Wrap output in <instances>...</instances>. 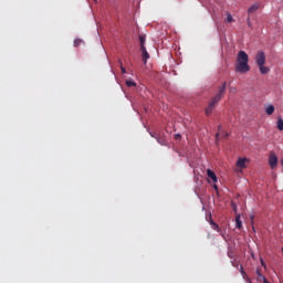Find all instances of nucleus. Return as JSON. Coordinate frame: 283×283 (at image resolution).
Here are the masks:
<instances>
[{
	"instance_id": "9",
	"label": "nucleus",
	"mask_w": 283,
	"mask_h": 283,
	"mask_svg": "<svg viewBox=\"0 0 283 283\" xmlns=\"http://www.w3.org/2000/svg\"><path fill=\"white\" fill-rule=\"evenodd\" d=\"M207 176L208 178H210V180L218 182V177L216 176V172H213V170L208 169L207 170Z\"/></svg>"
},
{
	"instance_id": "19",
	"label": "nucleus",
	"mask_w": 283,
	"mask_h": 283,
	"mask_svg": "<svg viewBox=\"0 0 283 283\" xmlns=\"http://www.w3.org/2000/svg\"><path fill=\"white\" fill-rule=\"evenodd\" d=\"M240 273L244 280H247V272H244V268L240 265Z\"/></svg>"
},
{
	"instance_id": "16",
	"label": "nucleus",
	"mask_w": 283,
	"mask_h": 283,
	"mask_svg": "<svg viewBox=\"0 0 283 283\" xmlns=\"http://www.w3.org/2000/svg\"><path fill=\"white\" fill-rule=\"evenodd\" d=\"M126 85H127V87H136V82H134L132 80H127Z\"/></svg>"
},
{
	"instance_id": "6",
	"label": "nucleus",
	"mask_w": 283,
	"mask_h": 283,
	"mask_svg": "<svg viewBox=\"0 0 283 283\" xmlns=\"http://www.w3.org/2000/svg\"><path fill=\"white\" fill-rule=\"evenodd\" d=\"M249 159H247V158H239L237 160V167H239L240 169H247V161Z\"/></svg>"
},
{
	"instance_id": "10",
	"label": "nucleus",
	"mask_w": 283,
	"mask_h": 283,
	"mask_svg": "<svg viewBox=\"0 0 283 283\" xmlns=\"http://www.w3.org/2000/svg\"><path fill=\"white\" fill-rule=\"evenodd\" d=\"M274 112H275V106H273V105H268V106L265 107V114H268V116H272V114H274Z\"/></svg>"
},
{
	"instance_id": "4",
	"label": "nucleus",
	"mask_w": 283,
	"mask_h": 283,
	"mask_svg": "<svg viewBox=\"0 0 283 283\" xmlns=\"http://www.w3.org/2000/svg\"><path fill=\"white\" fill-rule=\"evenodd\" d=\"M269 165L271 169H275V167H277V156L275 155V153L270 154Z\"/></svg>"
},
{
	"instance_id": "30",
	"label": "nucleus",
	"mask_w": 283,
	"mask_h": 283,
	"mask_svg": "<svg viewBox=\"0 0 283 283\" xmlns=\"http://www.w3.org/2000/svg\"><path fill=\"white\" fill-rule=\"evenodd\" d=\"M228 137H229V133L226 134V138H228Z\"/></svg>"
},
{
	"instance_id": "7",
	"label": "nucleus",
	"mask_w": 283,
	"mask_h": 283,
	"mask_svg": "<svg viewBox=\"0 0 283 283\" xmlns=\"http://www.w3.org/2000/svg\"><path fill=\"white\" fill-rule=\"evenodd\" d=\"M210 224H211L213 231H218V233H220V235H222V238H224V232H222V229H220V226L214 223L211 219H210Z\"/></svg>"
},
{
	"instance_id": "31",
	"label": "nucleus",
	"mask_w": 283,
	"mask_h": 283,
	"mask_svg": "<svg viewBox=\"0 0 283 283\" xmlns=\"http://www.w3.org/2000/svg\"><path fill=\"white\" fill-rule=\"evenodd\" d=\"M235 90L231 88L230 92H234Z\"/></svg>"
},
{
	"instance_id": "22",
	"label": "nucleus",
	"mask_w": 283,
	"mask_h": 283,
	"mask_svg": "<svg viewBox=\"0 0 283 283\" xmlns=\"http://www.w3.org/2000/svg\"><path fill=\"white\" fill-rule=\"evenodd\" d=\"M180 138H182V135H180V134L175 135V140H180Z\"/></svg>"
},
{
	"instance_id": "13",
	"label": "nucleus",
	"mask_w": 283,
	"mask_h": 283,
	"mask_svg": "<svg viewBox=\"0 0 283 283\" xmlns=\"http://www.w3.org/2000/svg\"><path fill=\"white\" fill-rule=\"evenodd\" d=\"M259 70L261 74H269V72H271V70L268 66H264V64L259 65Z\"/></svg>"
},
{
	"instance_id": "25",
	"label": "nucleus",
	"mask_w": 283,
	"mask_h": 283,
	"mask_svg": "<svg viewBox=\"0 0 283 283\" xmlns=\"http://www.w3.org/2000/svg\"><path fill=\"white\" fill-rule=\"evenodd\" d=\"M216 138H217V140H220V133L216 134Z\"/></svg>"
},
{
	"instance_id": "23",
	"label": "nucleus",
	"mask_w": 283,
	"mask_h": 283,
	"mask_svg": "<svg viewBox=\"0 0 283 283\" xmlns=\"http://www.w3.org/2000/svg\"><path fill=\"white\" fill-rule=\"evenodd\" d=\"M247 23H248V27H249V28H252L251 18H248V19H247Z\"/></svg>"
},
{
	"instance_id": "15",
	"label": "nucleus",
	"mask_w": 283,
	"mask_h": 283,
	"mask_svg": "<svg viewBox=\"0 0 283 283\" xmlns=\"http://www.w3.org/2000/svg\"><path fill=\"white\" fill-rule=\"evenodd\" d=\"M276 125H277V129L280 132H283V119L282 118H277Z\"/></svg>"
},
{
	"instance_id": "5",
	"label": "nucleus",
	"mask_w": 283,
	"mask_h": 283,
	"mask_svg": "<svg viewBox=\"0 0 283 283\" xmlns=\"http://www.w3.org/2000/svg\"><path fill=\"white\" fill-rule=\"evenodd\" d=\"M140 52H142L143 62L147 64V60L149 59V53L147 52V48L142 46Z\"/></svg>"
},
{
	"instance_id": "14",
	"label": "nucleus",
	"mask_w": 283,
	"mask_h": 283,
	"mask_svg": "<svg viewBox=\"0 0 283 283\" xmlns=\"http://www.w3.org/2000/svg\"><path fill=\"white\" fill-rule=\"evenodd\" d=\"M145 41H146L145 34L139 35L140 49L145 48Z\"/></svg>"
},
{
	"instance_id": "2",
	"label": "nucleus",
	"mask_w": 283,
	"mask_h": 283,
	"mask_svg": "<svg viewBox=\"0 0 283 283\" xmlns=\"http://www.w3.org/2000/svg\"><path fill=\"white\" fill-rule=\"evenodd\" d=\"M235 71L244 74L251 71V66H249V55L244 51H240L237 56V65Z\"/></svg>"
},
{
	"instance_id": "3",
	"label": "nucleus",
	"mask_w": 283,
	"mask_h": 283,
	"mask_svg": "<svg viewBox=\"0 0 283 283\" xmlns=\"http://www.w3.org/2000/svg\"><path fill=\"white\" fill-rule=\"evenodd\" d=\"M255 63L256 65H264V63H266V54L264 53V51H259L255 55Z\"/></svg>"
},
{
	"instance_id": "1",
	"label": "nucleus",
	"mask_w": 283,
	"mask_h": 283,
	"mask_svg": "<svg viewBox=\"0 0 283 283\" xmlns=\"http://www.w3.org/2000/svg\"><path fill=\"white\" fill-rule=\"evenodd\" d=\"M226 92L227 82H223V84L218 87V93L211 98L208 107L206 108V116H211V114L213 113V108L216 107L217 103H220V101H222Z\"/></svg>"
},
{
	"instance_id": "8",
	"label": "nucleus",
	"mask_w": 283,
	"mask_h": 283,
	"mask_svg": "<svg viewBox=\"0 0 283 283\" xmlns=\"http://www.w3.org/2000/svg\"><path fill=\"white\" fill-rule=\"evenodd\" d=\"M258 10H260V2H256V3L252 4L248 9V14H253V12H258Z\"/></svg>"
},
{
	"instance_id": "29",
	"label": "nucleus",
	"mask_w": 283,
	"mask_h": 283,
	"mask_svg": "<svg viewBox=\"0 0 283 283\" xmlns=\"http://www.w3.org/2000/svg\"><path fill=\"white\" fill-rule=\"evenodd\" d=\"M150 136H151L153 138H156V135H154V134H150Z\"/></svg>"
},
{
	"instance_id": "11",
	"label": "nucleus",
	"mask_w": 283,
	"mask_h": 283,
	"mask_svg": "<svg viewBox=\"0 0 283 283\" xmlns=\"http://www.w3.org/2000/svg\"><path fill=\"white\" fill-rule=\"evenodd\" d=\"M235 229H242V219L240 217V214L235 216Z\"/></svg>"
},
{
	"instance_id": "21",
	"label": "nucleus",
	"mask_w": 283,
	"mask_h": 283,
	"mask_svg": "<svg viewBox=\"0 0 283 283\" xmlns=\"http://www.w3.org/2000/svg\"><path fill=\"white\" fill-rule=\"evenodd\" d=\"M157 138V143H159V145H165V139H161L159 137H156Z\"/></svg>"
},
{
	"instance_id": "18",
	"label": "nucleus",
	"mask_w": 283,
	"mask_h": 283,
	"mask_svg": "<svg viewBox=\"0 0 283 283\" xmlns=\"http://www.w3.org/2000/svg\"><path fill=\"white\" fill-rule=\"evenodd\" d=\"M227 23H233V15L231 13H227Z\"/></svg>"
},
{
	"instance_id": "20",
	"label": "nucleus",
	"mask_w": 283,
	"mask_h": 283,
	"mask_svg": "<svg viewBox=\"0 0 283 283\" xmlns=\"http://www.w3.org/2000/svg\"><path fill=\"white\" fill-rule=\"evenodd\" d=\"M81 43H83V40H81V39H75V40H74V48H78V45H81Z\"/></svg>"
},
{
	"instance_id": "28",
	"label": "nucleus",
	"mask_w": 283,
	"mask_h": 283,
	"mask_svg": "<svg viewBox=\"0 0 283 283\" xmlns=\"http://www.w3.org/2000/svg\"><path fill=\"white\" fill-rule=\"evenodd\" d=\"M222 129V126L219 125L218 130L220 132Z\"/></svg>"
},
{
	"instance_id": "17",
	"label": "nucleus",
	"mask_w": 283,
	"mask_h": 283,
	"mask_svg": "<svg viewBox=\"0 0 283 283\" xmlns=\"http://www.w3.org/2000/svg\"><path fill=\"white\" fill-rule=\"evenodd\" d=\"M118 63H119V66H120V70H122V74H127V70L123 66V61L118 60Z\"/></svg>"
},
{
	"instance_id": "26",
	"label": "nucleus",
	"mask_w": 283,
	"mask_h": 283,
	"mask_svg": "<svg viewBox=\"0 0 283 283\" xmlns=\"http://www.w3.org/2000/svg\"><path fill=\"white\" fill-rule=\"evenodd\" d=\"M213 189H216V191H218V185H214V186H213Z\"/></svg>"
},
{
	"instance_id": "24",
	"label": "nucleus",
	"mask_w": 283,
	"mask_h": 283,
	"mask_svg": "<svg viewBox=\"0 0 283 283\" xmlns=\"http://www.w3.org/2000/svg\"><path fill=\"white\" fill-rule=\"evenodd\" d=\"M261 264L262 266H264V269H266V264L264 263V260L261 259Z\"/></svg>"
},
{
	"instance_id": "12",
	"label": "nucleus",
	"mask_w": 283,
	"mask_h": 283,
	"mask_svg": "<svg viewBox=\"0 0 283 283\" xmlns=\"http://www.w3.org/2000/svg\"><path fill=\"white\" fill-rule=\"evenodd\" d=\"M256 280L258 282H263L266 280V277L264 275H262V271L260 269L256 270Z\"/></svg>"
},
{
	"instance_id": "27",
	"label": "nucleus",
	"mask_w": 283,
	"mask_h": 283,
	"mask_svg": "<svg viewBox=\"0 0 283 283\" xmlns=\"http://www.w3.org/2000/svg\"><path fill=\"white\" fill-rule=\"evenodd\" d=\"M263 283H270V282H269V280L265 279V280L263 281Z\"/></svg>"
},
{
	"instance_id": "32",
	"label": "nucleus",
	"mask_w": 283,
	"mask_h": 283,
	"mask_svg": "<svg viewBox=\"0 0 283 283\" xmlns=\"http://www.w3.org/2000/svg\"><path fill=\"white\" fill-rule=\"evenodd\" d=\"M282 249H283V247H282Z\"/></svg>"
}]
</instances>
